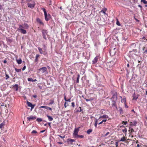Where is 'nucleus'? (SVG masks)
Wrapping results in <instances>:
<instances>
[{
    "label": "nucleus",
    "mask_w": 147,
    "mask_h": 147,
    "mask_svg": "<svg viewBox=\"0 0 147 147\" xmlns=\"http://www.w3.org/2000/svg\"><path fill=\"white\" fill-rule=\"evenodd\" d=\"M28 28V26L27 24H24V25H20L18 29V30L20 31V32L23 34L26 33V31L23 28L27 29Z\"/></svg>",
    "instance_id": "1"
},
{
    "label": "nucleus",
    "mask_w": 147,
    "mask_h": 147,
    "mask_svg": "<svg viewBox=\"0 0 147 147\" xmlns=\"http://www.w3.org/2000/svg\"><path fill=\"white\" fill-rule=\"evenodd\" d=\"M41 9L44 12L45 20L46 21H48L51 18V15L49 14H47L46 9L45 8H41Z\"/></svg>",
    "instance_id": "2"
},
{
    "label": "nucleus",
    "mask_w": 147,
    "mask_h": 147,
    "mask_svg": "<svg viewBox=\"0 0 147 147\" xmlns=\"http://www.w3.org/2000/svg\"><path fill=\"white\" fill-rule=\"evenodd\" d=\"M35 4L34 1H31L30 3H28L27 5L28 7L33 8L34 7Z\"/></svg>",
    "instance_id": "3"
},
{
    "label": "nucleus",
    "mask_w": 147,
    "mask_h": 147,
    "mask_svg": "<svg viewBox=\"0 0 147 147\" xmlns=\"http://www.w3.org/2000/svg\"><path fill=\"white\" fill-rule=\"evenodd\" d=\"M136 129V130L135 131L134 130L133 128L132 127L130 126L129 127V130L128 131L129 132V134L131 135H133L134 134L133 132H136L137 131V129Z\"/></svg>",
    "instance_id": "4"
},
{
    "label": "nucleus",
    "mask_w": 147,
    "mask_h": 147,
    "mask_svg": "<svg viewBox=\"0 0 147 147\" xmlns=\"http://www.w3.org/2000/svg\"><path fill=\"white\" fill-rule=\"evenodd\" d=\"M130 139H127V138L126 136H123L121 137V138L120 140H119L120 141H122V142H125L126 143H128L129 142L128 141H127V140H130Z\"/></svg>",
    "instance_id": "5"
},
{
    "label": "nucleus",
    "mask_w": 147,
    "mask_h": 147,
    "mask_svg": "<svg viewBox=\"0 0 147 147\" xmlns=\"http://www.w3.org/2000/svg\"><path fill=\"white\" fill-rule=\"evenodd\" d=\"M42 32L43 38L45 40H46L47 37L46 36V35L47 34V30H43L42 31Z\"/></svg>",
    "instance_id": "6"
},
{
    "label": "nucleus",
    "mask_w": 147,
    "mask_h": 147,
    "mask_svg": "<svg viewBox=\"0 0 147 147\" xmlns=\"http://www.w3.org/2000/svg\"><path fill=\"white\" fill-rule=\"evenodd\" d=\"M27 119L29 121H30L31 120H34L36 119V116H35L31 115L29 117H27Z\"/></svg>",
    "instance_id": "7"
},
{
    "label": "nucleus",
    "mask_w": 147,
    "mask_h": 147,
    "mask_svg": "<svg viewBox=\"0 0 147 147\" xmlns=\"http://www.w3.org/2000/svg\"><path fill=\"white\" fill-rule=\"evenodd\" d=\"M27 104L28 107H31V110H32V109L34 108L35 106V105H32L30 102L28 101H27Z\"/></svg>",
    "instance_id": "8"
},
{
    "label": "nucleus",
    "mask_w": 147,
    "mask_h": 147,
    "mask_svg": "<svg viewBox=\"0 0 147 147\" xmlns=\"http://www.w3.org/2000/svg\"><path fill=\"white\" fill-rule=\"evenodd\" d=\"M117 94L116 92L114 93L113 95V96L111 98L113 100H117Z\"/></svg>",
    "instance_id": "9"
},
{
    "label": "nucleus",
    "mask_w": 147,
    "mask_h": 147,
    "mask_svg": "<svg viewBox=\"0 0 147 147\" xmlns=\"http://www.w3.org/2000/svg\"><path fill=\"white\" fill-rule=\"evenodd\" d=\"M99 56H97L93 60L92 62L93 64H94L96 63L98 61L99 59Z\"/></svg>",
    "instance_id": "10"
},
{
    "label": "nucleus",
    "mask_w": 147,
    "mask_h": 147,
    "mask_svg": "<svg viewBox=\"0 0 147 147\" xmlns=\"http://www.w3.org/2000/svg\"><path fill=\"white\" fill-rule=\"evenodd\" d=\"M39 71H41L42 73H44L47 70V68L46 67H43L39 69Z\"/></svg>",
    "instance_id": "11"
},
{
    "label": "nucleus",
    "mask_w": 147,
    "mask_h": 147,
    "mask_svg": "<svg viewBox=\"0 0 147 147\" xmlns=\"http://www.w3.org/2000/svg\"><path fill=\"white\" fill-rule=\"evenodd\" d=\"M137 124V122L136 121H134L133 122H131L129 125L130 126H136Z\"/></svg>",
    "instance_id": "12"
},
{
    "label": "nucleus",
    "mask_w": 147,
    "mask_h": 147,
    "mask_svg": "<svg viewBox=\"0 0 147 147\" xmlns=\"http://www.w3.org/2000/svg\"><path fill=\"white\" fill-rule=\"evenodd\" d=\"M79 128L80 127L78 128H75L74 129V134L75 135L77 136L78 135V132L79 130Z\"/></svg>",
    "instance_id": "13"
},
{
    "label": "nucleus",
    "mask_w": 147,
    "mask_h": 147,
    "mask_svg": "<svg viewBox=\"0 0 147 147\" xmlns=\"http://www.w3.org/2000/svg\"><path fill=\"white\" fill-rule=\"evenodd\" d=\"M67 142L68 143L70 142V144H72L73 142H75V140H74V139H70L69 138V139H68L67 140Z\"/></svg>",
    "instance_id": "14"
},
{
    "label": "nucleus",
    "mask_w": 147,
    "mask_h": 147,
    "mask_svg": "<svg viewBox=\"0 0 147 147\" xmlns=\"http://www.w3.org/2000/svg\"><path fill=\"white\" fill-rule=\"evenodd\" d=\"M36 21L38 23L40 24L44 25V23L42 22V20L39 18H38L36 19Z\"/></svg>",
    "instance_id": "15"
},
{
    "label": "nucleus",
    "mask_w": 147,
    "mask_h": 147,
    "mask_svg": "<svg viewBox=\"0 0 147 147\" xmlns=\"http://www.w3.org/2000/svg\"><path fill=\"white\" fill-rule=\"evenodd\" d=\"M18 85L17 84H15L12 86L13 88L15 89L16 91H18Z\"/></svg>",
    "instance_id": "16"
},
{
    "label": "nucleus",
    "mask_w": 147,
    "mask_h": 147,
    "mask_svg": "<svg viewBox=\"0 0 147 147\" xmlns=\"http://www.w3.org/2000/svg\"><path fill=\"white\" fill-rule=\"evenodd\" d=\"M109 118V116L107 115H105L101 116L100 117L98 120H99L101 118L102 119H107Z\"/></svg>",
    "instance_id": "17"
},
{
    "label": "nucleus",
    "mask_w": 147,
    "mask_h": 147,
    "mask_svg": "<svg viewBox=\"0 0 147 147\" xmlns=\"http://www.w3.org/2000/svg\"><path fill=\"white\" fill-rule=\"evenodd\" d=\"M133 100H136L137 99V98H138V95H136L135 94V93H134V94L133 95Z\"/></svg>",
    "instance_id": "18"
},
{
    "label": "nucleus",
    "mask_w": 147,
    "mask_h": 147,
    "mask_svg": "<svg viewBox=\"0 0 147 147\" xmlns=\"http://www.w3.org/2000/svg\"><path fill=\"white\" fill-rule=\"evenodd\" d=\"M142 51H143V53H147V48H146L145 47H143Z\"/></svg>",
    "instance_id": "19"
},
{
    "label": "nucleus",
    "mask_w": 147,
    "mask_h": 147,
    "mask_svg": "<svg viewBox=\"0 0 147 147\" xmlns=\"http://www.w3.org/2000/svg\"><path fill=\"white\" fill-rule=\"evenodd\" d=\"M121 102L122 103H124V105H126V100L125 98H123V99H122L121 100Z\"/></svg>",
    "instance_id": "20"
},
{
    "label": "nucleus",
    "mask_w": 147,
    "mask_h": 147,
    "mask_svg": "<svg viewBox=\"0 0 147 147\" xmlns=\"http://www.w3.org/2000/svg\"><path fill=\"white\" fill-rule=\"evenodd\" d=\"M38 50H39V52H40V54H45L44 53H43V51H42V49L40 47H38Z\"/></svg>",
    "instance_id": "21"
},
{
    "label": "nucleus",
    "mask_w": 147,
    "mask_h": 147,
    "mask_svg": "<svg viewBox=\"0 0 147 147\" xmlns=\"http://www.w3.org/2000/svg\"><path fill=\"white\" fill-rule=\"evenodd\" d=\"M28 81H32V82H36L37 81L36 79L33 80L32 78H30L28 79Z\"/></svg>",
    "instance_id": "22"
},
{
    "label": "nucleus",
    "mask_w": 147,
    "mask_h": 147,
    "mask_svg": "<svg viewBox=\"0 0 147 147\" xmlns=\"http://www.w3.org/2000/svg\"><path fill=\"white\" fill-rule=\"evenodd\" d=\"M16 61L18 64H21L22 62V61L20 59H16Z\"/></svg>",
    "instance_id": "23"
},
{
    "label": "nucleus",
    "mask_w": 147,
    "mask_h": 147,
    "mask_svg": "<svg viewBox=\"0 0 147 147\" xmlns=\"http://www.w3.org/2000/svg\"><path fill=\"white\" fill-rule=\"evenodd\" d=\"M39 56H40V55L38 54H36V56L35 59V62H37L38 61V58L39 57Z\"/></svg>",
    "instance_id": "24"
},
{
    "label": "nucleus",
    "mask_w": 147,
    "mask_h": 147,
    "mask_svg": "<svg viewBox=\"0 0 147 147\" xmlns=\"http://www.w3.org/2000/svg\"><path fill=\"white\" fill-rule=\"evenodd\" d=\"M47 116L48 118V119L49 121H51L53 120V118L51 116H49L48 115H47Z\"/></svg>",
    "instance_id": "25"
},
{
    "label": "nucleus",
    "mask_w": 147,
    "mask_h": 147,
    "mask_svg": "<svg viewBox=\"0 0 147 147\" xmlns=\"http://www.w3.org/2000/svg\"><path fill=\"white\" fill-rule=\"evenodd\" d=\"M112 107L114 106V107H116V102L115 101V100H113L112 101Z\"/></svg>",
    "instance_id": "26"
},
{
    "label": "nucleus",
    "mask_w": 147,
    "mask_h": 147,
    "mask_svg": "<svg viewBox=\"0 0 147 147\" xmlns=\"http://www.w3.org/2000/svg\"><path fill=\"white\" fill-rule=\"evenodd\" d=\"M107 10V9L106 8H105L104 9H102L100 12L105 14L106 13L105 12Z\"/></svg>",
    "instance_id": "27"
},
{
    "label": "nucleus",
    "mask_w": 147,
    "mask_h": 147,
    "mask_svg": "<svg viewBox=\"0 0 147 147\" xmlns=\"http://www.w3.org/2000/svg\"><path fill=\"white\" fill-rule=\"evenodd\" d=\"M5 125V123L4 122H3L0 124V128L1 129L3 126Z\"/></svg>",
    "instance_id": "28"
},
{
    "label": "nucleus",
    "mask_w": 147,
    "mask_h": 147,
    "mask_svg": "<svg viewBox=\"0 0 147 147\" xmlns=\"http://www.w3.org/2000/svg\"><path fill=\"white\" fill-rule=\"evenodd\" d=\"M15 69L16 71L17 72H20L21 71V69H18L16 68H15Z\"/></svg>",
    "instance_id": "29"
},
{
    "label": "nucleus",
    "mask_w": 147,
    "mask_h": 147,
    "mask_svg": "<svg viewBox=\"0 0 147 147\" xmlns=\"http://www.w3.org/2000/svg\"><path fill=\"white\" fill-rule=\"evenodd\" d=\"M92 131L91 129H89L87 131V133L88 134H90Z\"/></svg>",
    "instance_id": "30"
},
{
    "label": "nucleus",
    "mask_w": 147,
    "mask_h": 147,
    "mask_svg": "<svg viewBox=\"0 0 147 147\" xmlns=\"http://www.w3.org/2000/svg\"><path fill=\"white\" fill-rule=\"evenodd\" d=\"M80 77V75L79 74H78V77L77 79L76 80V83H78L79 82V80Z\"/></svg>",
    "instance_id": "31"
},
{
    "label": "nucleus",
    "mask_w": 147,
    "mask_h": 147,
    "mask_svg": "<svg viewBox=\"0 0 147 147\" xmlns=\"http://www.w3.org/2000/svg\"><path fill=\"white\" fill-rule=\"evenodd\" d=\"M140 39H141V40L142 42H146V41H145V40H147V39H146L145 37H143L142 38H141Z\"/></svg>",
    "instance_id": "32"
},
{
    "label": "nucleus",
    "mask_w": 147,
    "mask_h": 147,
    "mask_svg": "<svg viewBox=\"0 0 147 147\" xmlns=\"http://www.w3.org/2000/svg\"><path fill=\"white\" fill-rule=\"evenodd\" d=\"M76 136V137L78 138H84V136L83 135H78Z\"/></svg>",
    "instance_id": "33"
},
{
    "label": "nucleus",
    "mask_w": 147,
    "mask_h": 147,
    "mask_svg": "<svg viewBox=\"0 0 147 147\" xmlns=\"http://www.w3.org/2000/svg\"><path fill=\"white\" fill-rule=\"evenodd\" d=\"M26 2V0H21V2L22 5H24V3Z\"/></svg>",
    "instance_id": "34"
},
{
    "label": "nucleus",
    "mask_w": 147,
    "mask_h": 147,
    "mask_svg": "<svg viewBox=\"0 0 147 147\" xmlns=\"http://www.w3.org/2000/svg\"><path fill=\"white\" fill-rule=\"evenodd\" d=\"M42 120V119L40 118H38L36 119V121L38 122H41Z\"/></svg>",
    "instance_id": "35"
},
{
    "label": "nucleus",
    "mask_w": 147,
    "mask_h": 147,
    "mask_svg": "<svg viewBox=\"0 0 147 147\" xmlns=\"http://www.w3.org/2000/svg\"><path fill=\"white\" fill-rule=\"evenodd\" d=\"M85 99L87 102L92 100H93V98H91L89 99H87L86 98Z\"/></svg>",
    "instance_id": "36"
},
{
    "label": "nucleus",
    "mask_w": 147,
    "mask_h": 147,
    "mask_svg": "<svg viewBox=\"0 0 147 147\" xmlns=\"http://www.w3.org/2000/svg\"><path fill=\"white\" fill-rule=\"evenodd\" d=\"M98 123V120H96L95 121V123H94V126H95V127H97V124Z\"/></svg>",
    "instance_id": "37"
},
{
    "label": "nucleus",
    "mask_w": 147,
    "mask_h": 147,
    "mask_svg": "<svg viewBox=\"0 0 147 147\" xmlns=\"http://www.w3.org/2000/svg\"><path fill=\"white\" fill-rule=\"evenodd\" d=\"M50 102L49 103V105H52L54 103V101L53 100H51Z\"/></svg>",
    "instance_id": "38"
},
{
    "label": "nucleus",
    "mask_w": 147,
    "mask_h": 147,
    "mask_svg": "<svg viewBox=\"0 0 147 147\" xmlns=\"http://www.w3.org/2000/svg\"><path fill=\"white\" fill-rule=\"evenodd\" d=\"M141 2H143L145 4H147V1H146V0H141Z\"/></svg>",
    "instance_id": "39"
},
{
    "label": "nucleus",
    "mask_w": 147,
    "mask_h": 147,
    "mask_svg": "<svg viewBox=\"0 0 147 147\" xmlns=\"http://www.w3.org/2000/svg\"><path fill=\"white\" fill-rule=\"evenodd\" d=\"M119 111L121 114H122L123 113V111L122 108H120Z\"/></svg>",
    "instance_id": "40"
},
{
    "label": "nucleus",
    "mask_w": 147,
    "mask_h": 147,
    "mask_svg": "<svg viewBox=\"0 0 147 147\" xmlns=\"http://www.w3.org/2000/svg\"><path fill=\"white\" fill-rule=\"evenodd\" d=\"M116 24L117 25H118L119 26H121V24H120L119 22V21L118 20H117V21Z\"/></svg>",
    "instance_id": "41"
},
{
    "label": "nucleus",
    "mask_w": 147,
    "mask_h": 147,
    "mask_svg": "<svg viewBox=\"0 0 147 147\" xmlns=\"http://www.w3.org/2000/svg\"><path fill=\"white\" fill-rule=\"evenodd\" d=\"M5 76H6V78H5V79L6 80H7L8 78H9V76L7 74H5Z\"/></svg>",
    "instance_id": "42"
},
{
    "label": "nucleus",
    "mask_w": 147,
    "mask_h": 147,
    "mask_svg": "<svg viewBox=\"0 0 147 147\" xmlns=\"http://www.w3.org/2000/svg\"><path fill=\"white\" fill-rule=\"evenodd\" d=\"M122 123V124H123V125H125L127 124V121H123Z\"/></svg>",
    "instance_id": "43"
},
{
    "label": "nucleus",
    "mask_w": 147,
    "mask_h": 147,
    "mask_svg": "<svg viewBox=\"0 0 147 147\" xmlns=\"http://www.w3.org/2000/svg\"><path fill=\"white\" fill-rule=\"evenodd\" d=\"M26 2L27 3V4L28 3H30L31 1H33L32 0H26Z\"/></svg>",
    "instance_id": "44"
},
{
    "label": "nucleus",
    "mask_w": 147,
    "mask_h": 147,
    "mask_svg": "<svg viewBox=\"0 0 147 147\" xmlns=\"http://www.w3.org/2000/svg\"><path fill=\"white\" fill-rule=\"evenodd\" d=\"M122 131L123 132L125 133L127 131V129L126 128H125Z\"/></svg>",
    "instance_id": "45"
},
{
    "label": "nucleus",
    "mask_w": 147,
    "mask_h": 147,
    "mask_svg": "<svg viewBox=\"0 0 147 147\" xmlns=\"http://www.w3.org/2000/svg\"><path fill=\"white\" fill-rule=\"evenodd\" d=\"M46 109H47V110H49L50 111H51L52 109L51 108L49 107H48L47 106V108H46Z\"/></svg>",
    "instance_id": "46"
},
{
    "label": "nucleus",
    "mask_w": 147,
    "mask_h": 147,
    "mask_svg": "<svg viewBox=\"0 0 147 147\" xmlns=\"http://www.w3.org/2000/svg\"><path fill=\"white\" fill-rule=\"evenodd\" d=\"M31 133L32 134H37V132L36 130H33L32 131Z\"/></svg>",
    "instance_id": "47"
},
{
    "label": "nucleus",
    "mask_w": 147,
    "mask_h": 147,
    "mask_svg": "<svg viewBox=\"0 0 147 147\" xmlns=\"http://www.w3.org/2000/svg\"><path fill=\"white\" fill-rule=\"evenodd\" d=\"M47 106H40V108H45L46 109V108H47Z\"/></svg>",
    "instance_id": "48"
},
{
    "label": "nucleus",
    "mask_w": 147,
    "mask_h": 147,
    "mask_svg": "<svg viewBox=\"0 0 147 147\" xmlns=\"http://www.w3.org/2000/svg\"><path fill=\"white\" fill-rule=\"evenodd\" d=\"M71 106L73 108L74 107H75L74 103V102H72L71 103Z\"/></svg>",
    "instance_id": "49"
},
{
    "label": "nucleus",
    "mask_w": 147,
    "mask_h": 147,
    "mask_svg": "<svg viewBox=\"0 0 147 147\" xmlns=\"http://www.w3.org/2000/svg\"><path fill=\"white\" fill-rule=\"evenodd\" d=\"M58 136H59L60 138H65V136H61L60 135H58Z\"/></svg>",
    "instance_id": "50"
},
{
    "label": "nucleus",
    "mask_w": 147,
    "mask_h": 147,
    "mask_svg": "<svg viewBox=\"0 0 147 147\" xmlns=\"http://www.w3.org/2000/svg\"><path fill=\"white\" fill-rule=\"evenodd\" d=\"M26 68V66L25 65L24 66V67H23V68H22V70L23 71L24 70H25Z\"/></svg>",
    "instance_id": "51"
},
{
    "label": "nucleus",
    "mask_w": 147,
    "mask_h": 147,
    "mask_svg": "<svg viewBox=\"0 0 147 147\" xmlns=\"http://www.w3.org/2000/svg\"><path fill=\"white\" fill-rule=\"evenodd\" d=\"M64 99L65 100V101H66L67 99L66 98V96L65 94H64Z\"/></svg>",
    "instance_id": "52"
},
{
    "label": "nucleus",
    "mask_w": 147,
    "mask_h": 147,
    "mask_svg": "<svg viewBox=\"0 0 147 147\" xmlns=\"http://www.w3.org/2000/svg\"><path fill=\"white\" fill-rule=\"evenodd\" d=\"M107 121V119H104V120H103L102 121L103 123V122H105Z\"/></svg>",
    "instance_id": "53"
},
{
    "label": "nucleus",
    "mask_w": 147,
    "mask_h": 147,
    "mask_svg": "<svg viewBox=\"0 0 147 147\" xmlns=\"http://www.w3.org/2000/svg\"><path fill=\"white\" fill-rule=\"evenodd\" d=\"M109 134V132H107L106 134H105V136H107V135H108V134Z\"/></svg>",
    "instance_id": "54"
},
{
    "label": "nucleus",
    "mask_w": 147,
    "mask_h": 147,
    "mask_svg": "<svg viewBox=\"0 0 147 147\" xmlns=\"http://www.w3.org/2000/svg\"><path fill=\"white\" fill-rule=\"evenodd\" d=\"M66 101L67 102H70L71 101V100H70V98H69V99H67Z\"/></svg>",
    "instance_id": "55"
},
{
    "label": "nucleus",
    "mask_w": 147,
    "mask_h": 147,
    "mask_svg": "<svg viewBox=\"0 0 147 147\" xmlns=\"http://www.w3.org/2000/svg\"><path fill=\"white\" fill-rule=\"evenodd\" d=\"M3 62L4 63H7V61L6 60V59H5V60H4L3 61Z\"/></svg>",
    "instance_id": "56"
},
{
    "label": "nucleus",
    "mask_w": 147,
    "mask_h": 147,
    "mask_svg": "<svg viewBox=\"0 0 147 147\" xmlns=\"http://www.w3.org/2000/svg\"><path fill=\"white\" fill-rule=\"evenodd\" d=\"M115 145L116 147L118 146V143L117 142H116L115 143Z\"/></svg>",
    "instance_id": "57"
},
{
    "label": "nucleus",
    "mask_w": 147,
    "mask_h": 147,
    "mask_svg": "<svg viewBox=\"0 0 147 147\" xmlns=\"http://www.w3.org/2000/svg\"><path fill=\"white\" fill-rule=\"evenodd\" d=\"M68 105H69L68 104H67V105H66L65 104H64V105L65 108H66L67 106H68Z\"/></svg>",
    "instance_id": "58"
},
{
    "label": "nucleus",
    "mask_w": 147,
    "mask_h": 147,
    "mask_svg": "<svg viewBox=\"0 0 147 147\" xmlns=\"http://www.w3.org/2000/svg\"><path fill=\"white\" fill-rule=\"evenodd\" d=\"M2 8H3V7H2V6L1 5H0V10L2 9Z\"/></svg>",
    "instance_id": "59"
},
{
    "label": "nucleus",
    "mask_w": 147,
    "mask_h": 147,
    "mask_svg": "<svg viewBox=\"0 0 147 147\" xmlns=\"http://www.w3.org/2000/svg\"><path fill=\"white\" fill-rule=\"evenodd\" d=\"M58 143L59 144H63V143L62 142H58Z\"/></svg>",
    "instance_id": "60"
},
{
    "label": "nucleus",
    "mask_w": 147,
    "mask_h": 147,
    "mask_svg": "<svg viewBox=\"0 0 147 147\" xmlns=\"http://www.w3.org/2000/svg\"><path fill=\"white\" fill-rule=\"evenodd\" d=\"M102 121H101V122H99V123H98V124L100 125V124H102Z\"/></svg>",
    "instance_id": "61"
},
{
    "label": "nucleus",
    "mask_w": 147,
    "mask_h": 147,
    "mask_svg": "<svg viewBox=\"0 0 147 147\" xmlns=\"http://www.w3.org/2000/svg\"><path fill=\"white\" fill-rule=\"evenodd\" d=\"M48 125H49V126L50 127H51V123H48Z\"/></svg>",
    "instance_id": "62"
},
{
    "label": "nucleus",
    "mask_w": 147,
    "mask_h": 147,
    "mask_svg": "<svg viewBox=\"0 0 147 147\" xmlns=\"http://www.w3.org/2000/svg\"><path fill=\"white\" fill-rule=\"evenodd\" d=\"M137 147H140V145L139 144H137Z\"/></svg>",
    "instance_id": "63"
},
{
    "label": "nucleus",
    "mask_w": 147,
    "mask_h": 147,
    "mask_svg": "<svg viewBox=\"0 0 147 147\" xmlns=\"http://www.w3.org/2000/svg\"><path fill=\"white\" fill-rule=\"evenodd\" d=\"M33 97L34 98H36V95H34L33 96Z\"/></svg>",
    "instance_id": "64"
}]
</instances>
